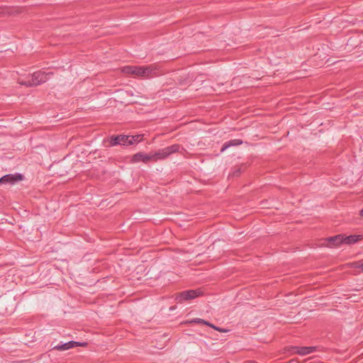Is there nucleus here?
<instances>
[{
    "mask_svg": "<svg viewBox=\"0 0 363 363\" xmlns=\"http://www.w3.org/2000/svg\"><path fill=\"white\" fill-rule=\"evenodd\" d=\"M128 135H112L110 138V145L115 146L117 145H127Z\"/></svg>",
    "mask_w": 363,
    "mask_h": 363,
    "instance_id": "6e6552de",
    "label": "nucleus"
},
{
    "mask_svg": "<svg viewBox=\"0 0 363 363\" xmlns=\"http://www.w3.org/2000/svg\"><path fill=\"white\" fill-rule=\"evenodd\" d=\"M16 81H17V83L19 84L20 85H23V86H25L26 87H31L32 86H28L24 83H28V82H31L30 81V78L28 77V75L26 76V77H18L17 79H16Z\"/></svg>",
    "mask_w": 363,
    "mask_h": 363,
    "instance_id": "2eb2a0df",
    "label": "nucleus"
},
{
    "mask_svg": "<svg viewBox=\"0 0 363 363\" xmlns=\"http://www.w3.org/2000/svg\"><path fill=\"white\" fill-rule=\"evenodd\" d=\"M4 12H5V9H4V8H3V7L1 6V14H3V13H4Z\"/></svg>",
    "mask_w": 363,
    "mask_h": 363,
    "instance_id": "6ab92c4d",
    "label": "nucleus"
},
{
    "mask_svg": "<svg viewBox=\"0 0 363 363\" xmlns=\"http://www.w3.org/2000/svg\"><path fill=\"white\" fill-rule=\"evenodd\" d=\"M179 150L180 145L179 144H174L171 146L160 149L154 153H151V160L156 162L159 160H164L170 155L178 152Z\"/></svg>",
    "mask_w": 363,
    "mask_h": 363,
    "instance_id": "f257e3e1",
    "label": "nucleus"
},
{
    "mask_svg": "<svg viewBox=\"0 0 363 363\" xmlns=\"http://www.w3.org/2000/svg\"><path fill=\"white\" fill-rule=\"evenodd\" d=\"M151 160V153L145 154L143 152H138L135 154L132 157L133 162H143L147 163Z\"/></svg>",
    "mask_w": 363,
    "mask_h": 363,
    "instance_id": "9b49d317",
    "label": "nucleus"
},
{
    "mask_svg": "<svg viewBox=\"0 0 363 363\" xmlns=\"http://www.w3.org/2000/svg\"><path fill=\"white\" fill-rule=\"evenodd\" d=\"M52 74V72H45L41 71L35 72L28 77L30 78L31 82H28L27 85L35 86L47 82L49 79V76ZM26 84V83H25Z\"/></svg>",
    "mask_w": 363,
    "mask_h": 363,
    "instance_id": "7ed1b4c3",
    "label": "nucleus"
},
{
    "mask_svg": "<svg viewBox=\"0 0 363 363\" xmlns=\"http://www.w3.org/2000/svg\"><path fill=\"white\" fill-rule=\"evenodd\" d=\"M359 215L363 216V208L359 211Z\"/></svg>",
    "mask_w": 363,
    "mask_h": 363,
    "instance_id": "aec40b11",
    "label": "nucleus"
},
{
    "mask_svg": "<svg viewBox=\"0 0 363 363\" xmlns=\"http://www.w3.org/2000/svg\"><path fill=\"white\" fill-rule=\"evenodd\" d=\"M192 323H200V324H203V325H208L210 326V324L211 323L209 322H207L203 319H201V318H196V319H194L193 320H191Z\"/></svg>",
    "mask_w": 363,
    "mask_h": 363,
    "instance_id": "f3484780",
    "label": "nucleus"
},
{
    "mask_svg": "<svg viewBox=\"0 0 363 363\" xmlns=\"http://www.w3.org/2000/svg\"><path fill=\"white\" fill-rule=\"evenodd\" d=\"M134 66H125L121 68V72L124 74L133 75Z\"/></svg>",
    "mask_w": 363,
    "mask_h": 363,
    "instance_id": "dca6fc26",
    "label": "nucleus"
},
{
    "mask_svg": "<svg viewBox=\"0 0 363 363\" xmlns=\"http://www.w3.org/2000/svg\"><path fill=\"white\" fill-rule=\"evenodd\" d=\"M241 144H242V140H240V139L230 140H229L228 142H225L223 145L220 151L223 152V151H225L226 149H228L230 146H237V145H240Z\"/></svg>",
    "mask_w": 363,
    "mask_h": 363,
    "instance_id": "ddd939ff",
    "label": "nucleus"
},
{
    "mask_svg": "<svg viewBox=\"0 0 363 363\" xmlns=\"http://www.w3.org/2000/svg\"><path fill=\"white\" fill-rule=\"evenodd\" d=\"M289 351L294 354H298L300 355H306L316 351L315 347H290Z\"/></svg>",
    "mask_w": 363,
    "mask_h": 363,
    "instance_id": "423d86ee",
    "label": "nucleus"
},
{
    "mask_svg": "<svg viewBox=\"0 0 363 363\" xmlns=\"http://www.w3.org/2000/svg\"><path fill=\"white\" fill-rule=\"evenodd\" d=\"M143 135H128V145H133L143 140Z\"/></svg>",
    "mask_w": 363,
    "mask_h": 363,
    "instance_id": "4468645a",
    "label": "nucleus"
},
{
    "mask_svg": "<svg viewBox=\"0 0 363 363\" xmlns=\"http://www.w3.org/2000/svg\"><path fill=\"white\" fill-rule=\"evenodd\" d=\"M202 295L200 289L186 290L175 294L174 299L177 303L189 301Z\"/></svg>",
    "mask_w": 363,
    "mask_h": 363,
    "instance_id": "20e7f679",
    "label": "nucleus"
},
{
    "mask_svg": "<svg viewBox=\"0 0 363 363\" xmlns=\"http://www.w3.org/2000/svg\"><path fill=\"white\" fill-rule=\"evenodd\" d=\"M348 268L354 269V274L357 275L363 273V259L349 262L346 264Z\"/></svg>",
    "mask_w": 363,
    "mask_h": 363,
    "instance_id": "9d476101",
    "label": "nucleus"
},
{
    "mask_svg": "<svg viewBox=\"0 0 363 363\" xmlns=\"http://www.w3.org/2000/svg\"><path fill=\"white\" fill-rule=\"evenodd\" d=\"M23 178V175L20 173L6 174L1 177V184H14Z\"/></svg>",
    "mask_w": 363,
    "mask_h": 363,
    "instance_id": "39448f33",
    "label": "nucleus"
},
{
    "mask_svg": "<svg viewBox=\"0 0 363 363\" xmlns=\"http://www.w3.org/2000/svg\"><path fill=\"white\" fill-rule=\"evenodd\" d=\"M86 345H87L86 342H76V341L71 340L68 342L54 346L53 350H56L58 351H65V350H67L69 349L73 348L74 347H77V346L84 347V346H86Z\"/></svg>",
    "mask_w": 363,
    "mask_h": 363,
    "instance_id": "0eeeda50",
    "label": "nucleus"
},
{
    "mask_svg": "<svg viewBox=\"0 0 363 363\" xmlns=\"http://www.w3.org/2000/svg\"><path fill=\"white\" fill-rule=\"evenodd\" d=\"M363 239V235H351L344 236V244L352 245Z\"/></svg>",
    "mask_w": 363,
    "mask_h": 363,
    "instance_id": "f8f14e48",
    "label": "nucleus"
},
{
    "mask_svg": "<svg viewBox=\"0 0 363 363\" xmlns=\"http://www.w3.org/2000/svg\"><path fill=\"white\" fill-rule=\"evenodd\" d=\"M211 328L215 329L216 330H218L219 332H221V333H226L228 332V330H226V329H224V328H218V327H216V325H213V324H210V326Z\"/></svg>",
    "mask_w": 363,
    "mask_h": 363,
    "instance_id": "a211bd4d",
    "label": "nucleus"
},
{
    "mask_svg": "<svg viewBox=\"0 0 363 363\" xmlns=\"http://www.w3.org/2000/svg\"><path fill=\"white\" fill-rule=\"evenodd\" d=\"M133 75L145 78L153 77L157 75L156 68L153 65L148 66H134Z\"/></svg>",
    "mask_w": 363,
    "mask_h": 363,
    "instance_id": "f03ea898",
    "label": "nucleus"
},
{
    "mask_svg": "<svg viewBox=\"0 0 363 363\" xmlns=\"http://www.w3.org/2000/svg\"><path fill=\"white\" fill-rule=\"evenodd\" d=\"M328 245L330 247H338L341 244H344V235L339 234L335 236L329 237L327 238Z\"/></svg>",
    "mask_w": 363,
    "mask_h": 363,
    "instance_id": "1a4fd4ad",
    "label": "nucleus"
}]
</instances>
